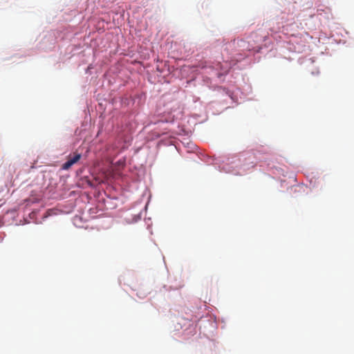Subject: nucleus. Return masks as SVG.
Here are the masks:
<instances>
[{
    "label": "nucleus",
    "instance_id": "1",
    "mask_svg": "<svg viewBox=\"0 0 354 354\" xmlns=\"http://www.w3.org/2000/svg\"><path fill=\"white\" fill-rule=\"evenodd\" d=\"M82 155L80 153H75L73 156H68V158L66 162L62 165V169L64 170L69 169L74 164L77 163L81 158Z\"/></svg>",
    "mask_w": 354,
    "mask_h": 354
}]
</instances>
